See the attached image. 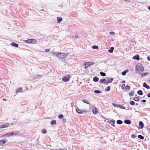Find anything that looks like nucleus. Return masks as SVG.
I'll use <instances>...</instances> for the list:
<instances>
[{
  "label": "nucleus",
  "instance_id": "f257e3e1",
  "mask_svg": "<svg viewBox=\"0 0 150 150\" xmlns=\"http://www.w3.org/2000/svg\"><path fill=\"white\" fill-rule=\"evenodd\" d=\"M52 54L54 55L60 59H63L66 57L68 55L67 53H61L59 52H53Z\"/></svg>",
  "mask_w": 150,
  "mask_h": 150
},
{
  "label": "nucleus",
  "instance_id": "f03ea898",
  "mask_svg": "<svg viewBox=\"0 0 150 150\" xmlns=\"http://www.w3.org/2000/svg\"><path fill=\"white\" fill-rule=\"evenodd\" d=\"M144 70V67L142 64L140 63H138L136 65L135 68V71L136 72H137L139 70L141 71H143Z\"/></svg>",
  "mask_w": 150,
  "mask_h": 150
},
{
  "label": "nucleus",
  "instance_id": "7ed1b4c3",
  "mask_svg": "<svg viewBox=\"0 0 150 150\" xmlns=\"http://www.w3.org/2000/svg\"><path fill=\"white\" fill-rule=\"evenodd\" d=\"M94 63V62H85L83 63V65L85 66V69H86L90 66L93 65Z\"/></svg>",
  "mask_w": 150,
  "mask_h": 150
},
{
  "label": "nucleus",
  "instance_id": "20e7f679",
  "mask_svg": "<svg viewBox=\"0 0 150 150\" xmlns=\"http://www.w3.org/2000/svg\"><path fill=\"white\" fill-rule=\"evenodd\" d=\"M71 77L70 75H68L67 76H65L62 79V81L64 82H68L69 81L70 78Z\"/></svg>",
  "mask_w": 150,
  "mask_h": 150
},
{
  "label": "nucleus",
  "instance_id": "39448f33",
  "mask_svg": "<svg viewBox=\"0 0 150 150\" xmlns=\"http://www.w3.org/2000/svg\"><path fill=\"white\" fill-rule=\"evenodd\" d=\"M13 133H11V132H8L7 133L1 136V137L4 138V137H9L12 136V134Z\"/></svg>",
  "mask_w": 150,
  "mask_h": 150
},
{
  "label": "nucleus",
  "instance_id": "423d86ee",
  "mask_svg": "<svg viewBox=\"0 0 150 150\" xmlns=\"http://www.w3.org/2000/svg\"><path fill=\"white\" fill-rule=\"evenodd\" d=\"M25 42L27 43H33L34 44L36 43V40L34 39H28L27 40L25 41Z\"/></svg>",
  "mask_w": 150,
  "mask_h": 150
},
{
  "label": "nucleus",
  "instance_id": "0eeeda50",
  "mask_svg": "<svg viewBox=\"0 0 150 150\" xmlns=\"http://www.w3.org/2000/svg\"><path fill=\"white\" fill-rule=\"evenodd\" d=\"M7 140L5 138L0 140V146H1L4 145L7 142Z\"/></svg>",
  "mask_w": 150,
  "mask_h": 150
},
{
  "label": "nucleus",
  "instance_id": "6e6552de",
  "mask_svg": "<svg viewBox=\"0 0 150 150\" xmlns=\"http://www.w3.org/2000/svg\"><path fill=\"white\" fill-rule=\"evenodd\" d=\"M9 125V123L7 122L2 125H0V128H4L7 127Z\"/></svg>",
  "mask_w": 150,
  "mask_h": 150
},
{
  "label": "nucleus",
  "instance_id": "1a4fd4ad",
  "mask_svg": "<svg viewBox=\"0 0 150 150\" xmlns=\"http://www.w3.org/2000/svg\"><path fill=\"white\" fill-rule=\"evenodd\" d=\"M144 127V124L142 121H140L139 122V128L142 129Z\"/></svg>",
  "mask_w": 150,
  "mask_h": 150
},
{
  "label": "nucleus",
  "instance_id": "9d476101",
  "mask_svg": "<svg viewBox=\"0 0 150 150\" xmlns=\"http://www.w3.org/2000/svg\"><path fill=\"white\" fill-rule=\"evenodd\" d=\"M100 82L102 83L107 84V80L105 79H101L100 80Z\"/></svg>",
  "mask_w": 150,
  "mask_h": 150
},
{
  "label": "nucleus",
  "instance_id": "9b49d317",
  "mask_svg": "<svg viewBox=\"0 0 150 150\" xmlns=\"http://www.w3.org/2000/svg\"><path fill=\"white\" fill-rule=\"evenodd\" d=\"M133 59H136V60H139V59H140L139 56V55H138V54H136V55H135V56H134L133 57Z\"/></svg>",
  "mask_w": 150,
  "mask_h": 150
},
{
  "label": "nucleus",
  "instance_id": "f8f14e48",
  "mask_svg": "<svg viewBox=\"0 0 150 150\" xmlns=\"http://www.w3.org/2000/svg\"><path fill=\"white\" fill-rule=\"evenodd\" d=\"M143 87L147 89H149L150 88V86L149 85H147L146 82L143 83Z\"/></svg>",
  "mask_w": 150,
  "mask_h": 150
},
{
  "label": "nucleus",
  "instance_id": "ddd939ff",
  "mask_svg": "<svg viewBox=\"0 0 150 150\" xmlns=\"http://www.w3.org/2000/svg\"><path fill=\"white\" fill-rule=\"evenodd\" d=\"M124 123L126 124L130 125L131 123V121L129 120H125L124 121Z\"/></svg>",
  "mask_w": 150,
  "mask_h": 150
},
{
  "label": "nucleus",
  "instance_id": "4468645a",
  "mask_svg": "<svg viewBox=\"0 0 150 150\" xmlns=\"http://www.w3.org/2000/svg\"><path fill=\"white\" fill-rule=\"evenodd\" d=\"M11 46H13L16 47H18V44L15 43L14 42H12L11 43Z\"/></svg>",
  "mask_w": 150,
  "mask_h": 150
},
{
  "label": "nucleus",
  "instance_id": "2eb2a0df",
  "mask_svg": "<svg viewBox=\"0 0 150 150\" xmlns=\"http://www.w3.org/2000/svg\"><path fill=\"white\" fill-rule=\"evenodd\" d=\"M57 23H60L62 21V18L61 17H57Z\"/></svg>",
  "mask_w": 150,
  "mask_h": 150
},
{
  "label": "nucleus",
  "instance_id": "dca6fc26",
  "mask_svg": "<svg viewBox=\"0 0 150 150\" xmlns=\"http://www.w3.org/2000/svg\"><path fill=\"white\" fill-rule=\"evenodd\" d=\"M19 132H18L17 131H14L13 132H11V133H13V134H12V136H18L19 134Z\"/></svg>",
  "mask_w": 150,
  "mask_h": 150
},
{
  "label": "nucleus",
  "instance_id": "f3484780",
  "mask_svg": "<svg viewBox=\"0 0 150 150\" xmlns=\"http://www.w3.org/2000/svg\"><path fill=\"white\" fill-rule=\"evenodd\" d=\"M94 107L95 108V109L93 110V114H96L97 113L98 110L95 106Z\"/></svg>",
  "mask_w": 150,
  "mask_h": 150
},
{
  "label": "nucleus",
  "instance_id": "a211bd4d",
  "mask_svg": "<svg viewBox=\"0 0 150 150\" xmlns=\"http://www.w3.org/2000/svg\"><path fill=\"white\" fill-rule=\"evenodd\" d=\"M56 121L55 120H52L50 122V124L51 125H54L56 124Z\"/></svg>",
  "mask_w": 150,
  "mask_h": 150
},
{
  "label": "nucleus",
  "instance_id": "6ab92c4d",
  "mask_svg": "<svg viewBox=\"0 0 150 150\" xmlns=\"http://www.w3.org/2000/svg\"><path fill=\"white\" fill-rule=\"evenodd\" d=\"M93 81L96 82L98 81L99 78L96 76H95L93 77Z\"/></svg>",
  "mask_w": 150,
  "mask_h": 150
},
{
  "label": "nucleus",
  "instance_id": "aec40b11",
  "mask_svg": "<svg viewBox=\"0 0 150 150\" xmlns=\"http://www.w3.org/2000/svg\"><path fill=\"white\" fill-rule=\"evenodd\" d=\"M76 112L78 114H80L82 113V111L78 108H76Z\"/></svg>",
  "mask_w": 150,
  "mask_h": 150
},
{
  "label": "nucleus",
  "instance_id": "412c9836",
  "mask_svg": "<svg viewBox=\"0 0 150 150\" xmlns=\"http://www.w3.org/2000/svg\"><path fill=\"white\" fill-rule=\"evenodd\" d=\"M113 79H114L113 78H110L109 79H108V80H107V83H110L112 82V81L113 80Z\"/></svg>",
  "mask_w": 150,
  "mask_h": 150
},
{
  "label": "nucleus",
  "instance_id": "4be33fe9",
  "mask_svg": "<svg viewBox=\"0 0 150 150\" xmlns=\"http://www.w3.org/2000/svg\"><path fill=\"white\" fill-rule=\"evenodd\" d=\"M128 71L129 70L128 69H126L122 72V74L123 76H125L126 74V73H127Z\"/></svg>",
  "mask_w": 150,
  "mask_h": 150
},
{
  "label": "nucleus",
  "instance_id": "5701e85b",
  "mask_svg": "<svg viewBox=\"0 0 150 150\" xmlns=\"http://www.w3.org/2000/svg\"><path fill=\"white\" fill-rule=\"evenodd\" d=\"M114 49V48L113 47H111L108 50V52H110L112 53L113 52V50Z\"/></svg>",
  "mask_w": 150,
  "mask_h": 150
},
{
  "label": "nucleus",
  "instance_id": "b1692460",
  "mask_svg": "<svg viewBox=\"0 0 150 150\" xmlns=\"http://www.w3.org/2000/svg\"><path fill=\"white\" fill-rule=\"evenodd\" d=\"M141 97L140 96H139L137 97H134L133 98V100L135 101H139V98Z\"/></svg>",
  "mask_w": 150,
  "mask_h": 150
},
{
  "label": "nucleus",
  "instance_id": "393cba45",
  "mask_svg": "<svg viewBox=\"0 0 150 150\" xmlns=\"http://www.w3.org/2000/svg\"><path fill=\"white\" fill-rule=\"evenodd\" d=\"M148 74H149L147 72H145V73H142L141 74V77H144L147 75H148Z\"/></svg>",
  "mask_w": 150,
  "mask_h": 150
},
{
  "label": "nucleus",
  "instance_id": "a878e982",
  "mask_svg": "<svg viewBox=\"0 0 150 150\" xmlns=\"http://www.w3.org/2000/svg\"><path fill=\"white\" fill-rule=\"evenodd\" d=\"M94 92L96 94H100L102 93V91L100 90H95Z\"/></svg>",
  "mask_w": 150,
  "mask_h": 150
},
{
  "label": "nucleus",
  "instance_id": "bb28decb",
  "mask_svg": "<svg viewBox=\"0 0 150 150\" xmlns=\"http://www.w3.org/2000/svg\"><path fill=\"white\" fill-rule=\"evenodd\" d=\"M137 93L140 96H141L143 95V93L142 91L141 90H139L137 91Z\"/></svg>",
  "mask_w": 150,
  "mask_h": 150
},
{
  "label": "nucleus",
  "instance_id": "cd10ccee",
  "mask_svg": "<svg viewBox=\"0 0 150 150\" xmlns=\"http://www.w3.org/2000/svg\"><path fill=\"white\" fill-rule=\"evenodd\" d=\"M117 123V124L121 125L123 123L122 121L120 120H117L116 121Z\"/></svg>",
  "mask_w": 150,
  "mask_h": 150
},
{
  "label": "nucleus",
  "instance_id": "c85d7f7f",
  "mask_svg": "<svg viewBox=\"0 0 150 150\" xmlns=\"http://www.w3.org/2000/svg\"><path fill=\"white\" fill-rule=\"evenodd\" d=\"M138 138L142 140H143L144 139V137L141 135H138Z\"/></svg>",
  "mask_w": 150,
  "mask_h": 150
},
{
  "label": "nucleus",
  "instance_id": "c756f323",
  "mask_svg": "<svg viewBox=\"0 0 150 150\" xmlns=\"http://www.w3.org/2000/svg\"><path fill=\"white\" fill-rule=\"evenodd\" d=\"M118 108L123 109H125V107L123 106L122 105L120 104H118Z\"/></svg>",
  "mask_w": 150,
  "mask_h": 150
},
{
  "label": "nucleus",
  "instance_id": "7c9ffc66",
  "mask_svg": "<svg viewBox=\"0 0 150 150\" xmlns=\"http://www.w3.org/2000/svg\"><path fill=\"white\" fill-rule=\"evenodd\" d=\"M134 91H131L130 93H129V95L130 96H132L134 95Z\"/></svg>",
  "mask_w": 150,
  "mask_h": 150
},
{
  "label": "nucleus",
  "instance_id": "2f4dec72",
  "mask_svg": "<svg viewBox=\"0 0 150 150\" xmlns=\"http://www.w3.org/2000/svg\"><path fill=\"white\" fill-rule=\"evenodd\" d=\"M100 74L101 76H106V74L105 73L101 71L100 72Z\"/></svg>",
  "mask_w": 150,
  "mask_h": 150
},
{
  "label": "nucleus",
  "instance_id": "473e14b6",
  "mask_svg": "<svg viewBox=\"0 0 150 150\" xmlns=\"http://www.w3.org/2000/svg\"><path fill=\"white\" fill-rule=\"evenodd\" d=\"M82 101L83 103H86V104H89V102L86 99L83 100Z\"/></svg>",
  "mask_w": 150,
  "mask_h": 150
},
{
  "label": "nucleus",
  "instance_id": "72a5a7b5",
  "mask_svg": "<svg viewBox=\"0 0 150 150\" xmlns=\"http://www.w3.org/2000/svg\"><path fill=\"white\" fill-rule=\"evenodd\" d=\"M22 87H20L18 89H17L16 91V92L18 93L22 91Z\"/></svg>",
  "mask_w": 150,
  "mask_h": 150
},
{
  "label": "nucleus",
  "instance_id": "f704fd0d",
  "mask_svg": "<svg viewBox=\"0 0 150 150\" xmlns=\"http://www.w3.org/2000/svg\"><path fill=\"white\" fill-rule=\"evenodd\" d=\"M36 79H40L42 76V75H40V74L37 75H36Z\"/></svg>",
  "mask_w": 150,
  "mask_h": 150
},
{
  "label": "nucleus",
  "instance_id": "c9c22d12",
  "mask_svg": "<svg viewBox=\"0 0 150 150\" xmlns=\"http://www.w3.org/2000/svg\"><path fill=\"white\" fill-rule=\"evenodd\" d=\"M41 132L43 134H45L47 133V131L46 129H43L42 130Z\"/></svg>",
  "mask_w": 150,
  "mask_h": 150
},
{
  "label": "nucleus",
  "instance_id": "e433bc0d",
  "mask_svg": "<svg viewBox=\"0 0 150 150\" xmlns=\"http://www.w3.org/2000/svg\"><path fill=\"white\" fill-rule=\"evenodd\" d=\"M110 86H108L105 89V91H110Z\"/></svg>",
  "mask_w": 150,
  "mask_h": 150
},
{
  "label": "nucleus",
  "instance_id": "4c0bfd02",
  "mask_svg": "<svg viewBox=\"0 0 150 150\" xmlns=\"http://www.w3.org/2000/svg\"><path fill=\"white\" fill-rule=\"evenodd\" d=\"M129 104L131 105H134L135 104V103L133 101H131L129 102Z\"/></svg>",
  "mask_w": 150,
  "mask_h": 150
},
{
  "label": "nucleus",
  "instance_id": "58836bf2",
  "mask_svg": "<svg viewBox=\"0 0 150 150\" xmlns=\"http://www.w3.org/2000/svg\"><path fill=\"white\" fill-rule=\"evenodd\" d=\"M92 48L94 49H98V47L96 45L93 46Z\"/></svg>",
  "mask_w": 150,
  "mask_h": 150
},
{
  "label": "nucleus",
  "instance_id": "ea45409f",
  "mask_svg": "<svg viewBox=\"0 0 150 150\" xmlns=\"http://www.w3.org/2000/svg\"><path fill=\"white\" fill-rule=\"evenodd\" d=\"M114 122H111L110 124L113 127H115V121L113 120Z\"/></svg>",
  "mask_w": 150,
  "mask_h": 150
},
{
  "label": "nucleus",
  "instance_id": "a19ab883",
  "mask_svg": "<svg viewBox=\"0 0 150 150\" xmlns=\"http://www.w3.org/2000/svg\"><path fill=\"white\" fill-rule=\"evenodd\" d=\"M64 116L62 114H60L58 116V118L60 119L62 118Z\"/></svg>",
  "mask_w": 150,
  "mask_h": 150
},
{
  "label": "nucleus",
  "instance_id": "79ce46f5",
  "mask_svg": "<svg viewBox=\"0 0 150 150\" xmlns=\"http://www.w3.org/2000/svg\"><path fill=\"white\" fill-rule=\"evenodd\" d=\"M121 88L123 90H124L125 89V84L122 85L121 86Z\"/></svg>",
  "mask_w": 150,
  "mask_h": 150
},
{
  "label": "nucleus",
  "instance_id": "37998d69",
  "mask_svg": "<svg viewBox=\"0 0 150 150\" xmlns=\"http://www.w3.org/2000/svg\"><path fill=\"white\" fill-rule=\"evenodd\" d=\"M112 104L114 107H117L118 108V104H117L115 103H112Z\"/></svg>",
  "mask_w": 150,
  "mask_h": 150
},
{
  "label": "nucleus",
  "instance_id": "c03bdc74",
  "mask_svg": "<svg viewBox=\"0 0 150 150\" xmlns=\"http://www.w3.org/2000/svg\"><path fill=\"white\" fill-rule=\"evenodd\" d=\"M125 89L126 90H129L130 89V87L129 85H127L126 86H125Z\"/></svg>",
  "mask_w": 150,
  "mask_h": 150
},
{
  "label": "nucleus",
  "instance_id": "a18cd8bd",
  "mask_svg": "<svg viewBox=\"0 0 150 150\" xmlns=\"http://www.w3.org/2000/svg\"><path fill=\"white\" fill-rule=\"evenodd\" d=\"M114 122L113 120L112 119L110 121H108L107 122L108 123L110 124L111 122Z\"/></svg>",
  "mask_w": 150,
  "mask_h": 150
},
{
  "label": "nucleus",
  "instance_id": "49530a36",
  "mask_svg": "<svg viewBox=\"0 0 150 150\" xmlns=\"http://www.w3.org/2000/svg\"><path fill=\"white\" fill-rule=\"evenodd\" d=\"M50 50V49H45V52H49Z\"/></svg>",
  "mask_w": 150,
  "mask_h": 150
},
{
  "label": "nucleus",
  "instance_id": "de8ad7c7",
  "mask_svg": "<svg viewBox=\"0 0 150 150\" xmlns=\"http://www.w3.org/2000/svg\"><path fill=\"white\" fill-rule=\"evenodd\" d=\"M131 137L132 138H135L136 137V136L135 135V134H133L131 135Z\"/></svg>",
  "mask_w": 150,
  "mask_h": 150
},
{
  "label": "nucleus",
  "instance_id": "09e8293b",
  "mask_svg": "<svg viewBox=\"0 0 150 150\" xmlns=\"http://www.w3.org/2000/svg\"><path fill=\"white\" fill-rule=\"evenodd\" d=\"M109 34L110 35H114L115 34V33L112 31L110 32Z\"/></svg>",
  "mask_w": 150,
  "mask_h": 150
},
{
  "label": "nucleus",
  "instance_id": "8fccbe9b",
  "mask_svg": "<svg viewBox=\"0 0 150 150\" xmlns=\"http://www.w3.org/2000/svg\"><path fill=\"white\" fill-rule=\"evenodd\" d=\"M146 102V100H141V102L145 103Z\"/></svg>",
  "mask_w": 150,
  "mask_h": 150
},
{
  "label": "nucleus",
  "instance_id": "3c124183",
  "mask_svg": "<svg viewBox=\"0 0 150 150\" xmlns=\"http://www.w3.org/2000/svg\"><path fill=\"white\" fill-rule=\"evenodd\" d=\"M82 112H87V111L86 110V109H84L83 110H82Z\"/></svg>",
  "mask_w": 150,
  "mask_h": 150
},
{
  "label": "nucleus",
  "instance_id": "603ef678",
  "mask_svg": "<svg viewBox=\"0 0 150 150\" xmlns=\"http://www.w3.org/2000/svg\"><path fill=\"white\" fill-rule=\"evenodd\" d=\"M147 59L148 61L150 62V56H149L147 57Z\"/></svg>",
  "mask_w": 150,
  "mask_h": 150
},
{
  "label": "nucleus",
  "instance_id": "864d4df0",
  "mask_svg": "<svg viewBox=\"0 0 150 150\" xmlns=\"http://www.w3.org/2000/svg\"><path fill=\"white\" fill-rule=\"evenodd\" d=\"M62 121L63 122H66V120L65 118H64L62 119Z\"/></svg>",
  "mask_w": 150,
  "mask_h": 150
},
{
  "label": "nucleus",
  "instance_id": "5fc2aeb1",
  "mask_svg": "<svg viewBox=\"0 0 150 150\" xmlns=\"http://www.w3.org/2000/svg\"><path fill=\"white\" fill-rule=\"evenodd\" d=\"M74 38H79V36L78 35H75V36H74Z\"/></svg>",
  "mask_w": 150,
  "mask_h": 150
},
{
  "label": "nucleus",
  "instance_id": "6e6d98bb",
  "mask_svg": "<svg viewBox=\"0 0 150 150\" xmlns=\"http://www.w3.org/2000/svg\"><path fill=\"white\" fill-rule=\"evenodd\" d=\"M55 150H67V149H55Z\"/></svg>",
  "mask_w": 150,
  "mask_h": 150
},
{
  "label": "nucleus",
  "instance_id": "4d7b16f0",
  "mask_svg": "<svg viewBox=\"0 0 150 150\" xmlns=\"http://www.w3.org/2000/svg\"><path fill=\"white\" fill-rule=\"evenodd\" d=\"M147 96L148 98H150V93L147 94Z\"/></svg>",
  "mask_w": 150,
  "mask_h": 150
},
{
  "label": "nucleus",
  "instance_id": "13d9d810",
  "mask_svg": "<svg viewBox=\"0 0 150 150\" xmlns=\"http://www.w3.org/2000/svg\"><path fill=\"white\" fill-rule=\"evenodd\" d=\"M125 83V81L124 80H123V81L122 82H121V83Z\"/></svg>",
  "mask_w": 150,
  "mask_h": 150
},
{
  "label": "nucleus",
  "instance_id": "bf43d9fd",
  "mask_svg": "<svg viewBox=\"0 0 150 150\" xmlns=\"http://www.w3.org/2000/svg\"><path fill=\"white\" fill-rule=\"evenodd\" d=\"M148 9L150 11V6L148 7Z\"/></svg>",
  "mask_w": 150,
  "mask_h": 150
},
{
  "label": "nucleus",
  "instance_id": "052dcab7",
  "mask_svg": "<svg viewBox=\"0 0 150 150\" xmlns=\"http://www.w3.org/2000/svg\"><path fill=\"white\" fill-rule=\"evenodd\" d=\"M125 1H127V2H129V0H124Z\"/></svg>",
  "mask_w": 150,
  "mask_h": 150
},
{
  "label": "nucleus",
  "instance_id": "680f3d73",
  "mask_svg": "<svg viewBox=\"0 0 150 150\" xmlns=\"http://www.w3.org/2000/svg\"><path fill=\"white\" fill-rule=\"evenodd\" d=\"M3 100L4 101H6V100L5 99H3Z\"/></svg>",
  "mask_w": 150,
  "mask_h": 150
},
{
  "label": "nucleus",
  "instance_id": "e2e57ef3",
  "mask_svg": "<svg viewBox=\"0 0 150 150\" xmlns=\"http://www.w3.org/2000/svg\"><path fill=\"white\" fill-rule=\"evenodd\" d=\"M136 105H138V103H136Z\"/></svg>",
  "mask_w": 150,
  "mask_h": 150
},
{
  "label": "nucleus",
  "instance_id": "0e129e2a",
  "mask_svg": "<svg viewBox=\"0 0 150 150\" xmlns=\"http://www.w3.org/2000/svg\"><path fill=\"white\" fill-rule=\"evenodd\" d=\"M102 117H103V118H104V119H106V118H105V117H103V116H102Z\"/></svg>",
  "mask_w": 150,
  "mask_h": 150
},
{
  "label": "nucleus",
  "instance_id": "69168bd1",
  "mask_svg": "<svg viewBox=\"0 0 150 150\" xmlns=\"http://www.w3.org/2000/svg\"><path fill=\"white\" fill-rule=\"evenodd\" d=\"M145 96H144V98H145Z\"/></svg>",
  "mask_w": 150,
  "mask_h": 150
},
{
  "label": "nucleus",
  "instance_id": "338daca9",
  "mask_svg": "<svg viewBox=\"0 0 150 150\" xmlns=\"http://www.w3.org/2000/svg\"><path fill=\"white\" fill-rule=\"evenodd\" d=\"M145 96H144V98H145Z\"/></svg>",
  "mask_w": 150,
  "mask_h": 150
},
{
  "label": "nucleus",
  "instance_id": "774afa93",
  "mask_svg": "<svg viewBox=\"0 0 150 150\" xmlns=\"http://www.w3.org/2000/svg\"><path fill=\"white\" fill-rule=\"evenodd\" d=\"M137 150H139V149H137Z\"/></svg>",
  "mask_w": 150,
  "mask_h": 150
}]
</instances>
